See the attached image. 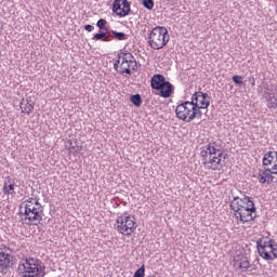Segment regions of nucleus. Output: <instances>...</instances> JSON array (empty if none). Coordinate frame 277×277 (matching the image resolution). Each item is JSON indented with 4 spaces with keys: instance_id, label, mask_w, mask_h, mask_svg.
I'll list each match as a JSON object with an SVG mask.
<instances>
[{
    "instance_id": "nucleus-18",
    "label": "nucleus",
    "mask_w": 277,
    "mask_h": 277,
    "mask_svg": "<svg viewBox=\"0 0 277 277\" xmlns=\"http://www.w3.org/2000/svg\"><path fill=\"white\" fill-rule=\"evenodd\" d=\"M111 34H113V38H115V40H118V41L129 40V35H127L124 32H118L116 30H111Z\"/></svg>"
},
{
    "instance_id": "nucleus-39",
    "label": "nucleus",
    "mask_w": 277,
    "mask_h": 277,
    "mask_svg": "<svg viewBox=\"0 0 277 277\" xmlns=\"http://www.w3.org/2000/svg\"><path fill=\"white\" fill-rule=\"evenodd\" d=\"M72 150H75V146H71V147L69 148V151H70V153H72Z\"/></svg>"
},
{
    "instance_id": "nucleus-8",
    "label": "nucleus",
    "mask_w": 277,
    "mask_h": 277,
    "mask_svg": "<svg viewBox=\"0 0 277 277\" xmlns=\"http://www.w3.org/2000/svg\"><path fill=\"white\" fill-rule=\"evenodd\" d=\"M150 87L153 90H163V88H166V91H161L162 98H170L174 88L170 81H166V77H163L161 74H156L151 77Z\"/></svg>"
},
{
    "instance_id": "nucleus-10",
    "label": "nucleus",
    "mask_w": 277,
    "mask_h": 277,
    "mask_svg": "<svg viewBox=\"0 0 277 277\" xmlns=\"http://www.w3.org/2000/svg\"><path fill=\"white\" fill-rule=\"evenodd\" d=\"M113 12L120 16V18H124V16H129L131 12V3L129 0H115L113 3Z\"/></svg>"
},
{
    "instance_id": "nucleus-14",
    "label": "nucleus",
    "mask_w": 277,
    "mask_h": 277,
    "mask_svg": "<svg viewBox=\"0 0 277 277\" xmlns=\"http://www.w3.org/2000/svg\"><path fill=\"white\" fill-rule=\"evenodd\" d=\"M16 187V184L14 183V180L11 177H6V181L3 183L2 192L4 196H16V192H14V188Z\"/></svg>"
},
{
    "instance_id": "nucleus-28",
    "label": "nucleus",
    "mask_w": 277,
    "mask_h": 277,
    "mask_svg": "<svg viewBox=\"0 0 277 277\" xmlns=\"http://www.w3.org/2000/svg\"><path fill=\"white\" fill-rule=\"evenodd\" d=\"M232 202H234V207H239V205L241 206V207H248V203H243V202H241V198H239V197H234V199H233V201Z\"/></svg>"
},
{
    "instance_id": "nucleus-9",
    "label": "nucleus",
    "mask_w": 277,
    "mask_h": 277,
    "mask_svg": "<svg viewBox=\"0 0 277 277\" xmlns=\"http://www.w3.org/2000/svg\"><path fill=\"white\" fill-rule=\"evenodd\" d=\"M222 144L217 143H210L209 144V169L210 170H220L222 168V164L220 163L222 161Z\"/></svg>"
},
{
    "instance_id": "nucleus-25",
    "label": "nucleus",
    "mask_w": 277,
    "mask_h": 277,
    "mask_svg": "<svg viewBox=\"0 0 277 277\" xmlns=\"http://www.w3.org/2000/svg\"><path fill=\"white\" fill-rule=\"evenodd\" d=\"M240 269H245V272L250 269V261H248V259L240 261Z\"/></svg>"
},
{
    "instance_id": "nucleus-22",
    "label": "nucleus",
    "mask_w": 277,
    "mask_h": 277,
    "mask_svg": "<svg viewBox=\"0 0 277 277\" xmlns=\"http://www.w3.org/2000/svg\"><path fill=\"white\" fill-rule=\"evenodd\" d=\"M200 155L203 159L205 166H207V157H209V145L202 147Z\"/></svg>"
},
{
    "instance_id": "nucleus-5",
    "label": "nucleus",
    "mask_w": 277,
    "mask_h": 277,
    "mask_svg": "<svg viewBox=\"0 0 277 277\" xmlns=\"http://www.w3.org/2000/svg\"><path fill=\"white\" fill-rule=\"evenodd\" d=\"M168 42H170V34L168 32V28L163 26H156L151 29L148 37V44L150 49L159 51L160 49H163Z\"/></svg>"
},
{
    "instance_id": "nucleus-29",
    "label": "nucleus",
    "mask_w": 277,
    "mask_h": 277,
    "mask_svg": "<svg viewBox=\"0 0 277 277\" xmlns=\"http://www.w3.org/2000/svg\"><path fill=\"white\" fill-rule=\"evenodd\" d=\"M268 252L272 255L273 261L277 259V247L271 248Z\"/></svg>"
},
{
    "instance_id": "nucleus-21",
    "label": "nucleus",
    "mask_w": 277,
    "mask_h": 277,
    "mask_svg": "<svg viewBox=\"0 0 277 277\" xmlns=\"http://www.w3.org/2000/svg\"><path fill=\"white\" fill-rule=\"evenodd\" d=\"M269 170H271V172L269 171H267L266 172V184L267 185H272V183H274V175H272V174H274V167H272V168H269Z\"/></svg>"
},
{
    "instance_id": "nucleus-6",
    "label": "nucleus",
    "mask_w": 277,
    "mask_h": 277,
    "mask_svg": "<svg viewBox=\"0 0 277 277\" xmlns=\"http://www.w3.org/2000/svg\"><path fill=\"white\" fill-rule=\"evenodd\" d=\"M118 224L116 227L119 235H127L128 237L133 235L134 230H137V223L135 222V216L129 214V212H123L116 219Z\"/></svg>"
},
{
    "instance_id": "nucleus-31",
    "label": "nucleus",
    "mask_w": 277,
    "mask_h": 277,
    "mask_svg": "<svg viewBox=\"0 0 277 277\" xmlns=\"http://www.w3.org/2000/svg\"><path fill=\"white\" fill-rule=\"evenodd\" d=\"M111 40H114V36L111 35H105L104 39H102V42H111Z\"/></svg>"
},
{
    "instance_id": "nucleus-32",
    "label": "nucleus",
    "mask_w": 277,
    "mask_h": 277,
    "mask_svg": "<svg viewBox=\"0 0 277 277\" xmlns=\"http://www.w3.org/2000/svg\"><path fill=\"white\" fill-rule=\"evenodd\" d=\"M268 243H269V246H271V249H272V248H277V242H276V240H274V239H268Z\"/></svg>"
},
{
    "instance_id": "nucleus-34",
    "label": "nucleus",
    "mask_w": 277,
    "mask_h": 277,
    "mask_svg": "<svg viewBox=\"0 0 277 277\" xmlns=\"http://www.w3.org/2000/svg\"><path fill=\"white\" fill-rule=\"evenodd\" d=\"M248 80H249V83H251V85H255L256 80L254 79V76L249 77Z\"/></svg>"
},
{
    "instance_id": "nucleus-35",
    "label": "nucleus",
    "mask_w": 277,
    "mask_h": 277,
    "mask_svg": "<svg viewBox=\"0 0 277 277\" xmlns=\"http://www.w3.org/2000/svg\"><path fill=\"white\" fill-rule=\"evenodd\" d=\"M267 107L269 109H276L277 106H276V104H274V102H268Z\"/></svg>"
},
{
    "instance_id": "nucleus-16",
    "label": "nucleus",
    "mask_w": 277,
    "mask_h": 277,
    "mask_svg": "<svg viewBox=\"0 0 277 277\" xmlns=\"http://www.w3.org/2000/svg\"><path fill=\"white\" fill-rule=\"evenodd\" d=\"M272 163H276V151H268L264 154L262 166L267 168L268 166H272Z\"/></svg>"
},
{
    "instance_id": "nucleus-26",
    "label": "nucleus",
    "mask_w": 277,
    "mask_h": 277,
    "mask_svg": "<svg viewBox=\"0 0 277 277\" xmlns=\"http://www.w3.org/2000/svg\"><path fill=\"white\" fill-rule=\"evenodd\" d=\"M143 5L146 10H153L155 8V1L153 0H143Z\"/></svg>"
},
{
    "instance_id": "nucleus-17",
    "label": "nucleus",
    "mask_w": 277,
    "mask_h": 277,
    "mask_svg": "<svg viewBox=\"0 0 277 277\" xmlns=\"http://www.w3.org/2000/svg\"><path fill=\"white\" fill-rule=\"evenodd\" d=\"M267 172H272V169L264 167V169L259 170V182L261 183V185H265V183H267Z\"/></svg>"
},
{
    "instance_id": "nucleus-36",
    "label": "nucleus",
    "mask_w": 277,
    "mask_h": 277,
    "mask_svg": "<svg viewBox=\"0 0 277 277\" xmlns=\"http://www.w3.org/2000/svg\"><path fill=\"white\" fill-rule=\"evenodd\" d=\"M273 173L277 175V162L273 164Z\"/></svg>"
},
{
    "instance_id": "nucleus-3",
    "label": "nucleus",
    "mask_w": 277,
    "mask_h": 277,
    "mask_svg": "<svg viewBox=\"0 0 277 277\" xmlns=\"http://www.w3.org/2000/svg\"><path fill=\"white\" fill-rule=\"evenodd\" d=\"M242 205H238V207H235V201H230V209L234 211L236 219L246 224V222H253V220H256V206H254V201H252V197H248L243 195V197L240 199Z\"/></svg>"
},
{
    "instance_id": "nucleus-11",
    "label": "nucleus",
    "mask_w": 277,
    "mask_h": 277,
    "mask_svg": "<svg viewBox=\"0 0 277 277\" xmlns=\"http://www.w3.org/2000/svg\"><path fill=\"white\" fill-rule=\"evenodd\" d=\"M207 93L196 92L193 97L192 102L194 107L197 111H202V114H207V107H209V103L207 102Z\"/></svg>"
},
{
    "instance_id": "nucleus-12",
    "label": "nucleus",
    "mask_w": 277,
    "mask_h": 277,
    "mask_svg": "<svg viewBox=\"0 0 277 277\" xmlns=\"http://www.w3.org/2000/svg\"><path fill=\"white\" fill-rule=\"evenodd\" d=\"M14 263V255L0 248V274L5 276Z\"/></svg>"
},
{
    "instance_id": "nucleus-23",
    "label": "nucleus",
    "mask_w": 277,
    "mask_h": 277,
    "mask_svg": "<svg viewBox=\"0 0 277 277\" xmlns=\"http://www.w3.org/2000/svg\"><path fill=\"white\" fill-rule=\"evenodd\" d=\"M232 81L235 82L236 85H243V77L242 76H239V75H235L232 77Z\"/></svg>"
},
{
    "instance_id": "nucleus-30",
    "label": "nucleus",
    "mask_w": 277,
    "mask_h": 277,
    "mask_svg": "<svg viewBox=\"0 0 277 277\" xmlns=\"http://www.w3.org/2000/svg\"><path fill=\"white\" fill-rule=\"evenodd\" d=\"M268 97H269L271 103H273V105H275V107H277V95L269 94Z\"/></svg>"
},
{
    "instance_id": "nucleus-33",
    "label": "nucleus",
    "mask_w": 277,
    "mask_h": 277,
    "mask_svg": "<svg viewBox=\"0 0 277 277\" xmlns=\"http://www.w3.org/2000/svg\"><path fill=\"white\" fill-rule=\"evenodd\" d=\"M85 31H94V26L88 24L84 26Z\"/></svg>"
},
{
    "instance_id": "nucleus-41",
    "label": "nucleus",
    "mask_w": 277,
    "mask_h": 277,
    "mask_svg": "<svg viewBox=\"0 0 277 277\" xmlns=\"http://www.w3.org/2000/svg\"><path fill=\"white\" fill-rule=\"evenodd\" d=\"M123 207H127V201H122Z\"/></svg>"
},
{
    "instance_id": "nucleus-2",
    "label": "nucleus",
    "mask_w": 277,
    "mask_h": 277,
    "mask_svg": "<svg viewBox=\"0 0 277 277\" xmlns=\"http://www.w3.org/2000/svg\"><path fill=\"white\" fill-rule=\"evenodd\" d=\"M17 269L21 277L47 276V266L38 258H23L18 263Z\"/></svg>"
},
{
    "instance_id": "nucleus-37",
    "label": "nucleus",
    "mask_w": 277,
    "mask_h": 277,
    "mask_svg": "<svg viewBox=\"0 0 277 277\" xmlns=\"http://www.w3.org/2000/svg\"><path fill=\"white\" fill-rule=\"evenodd\" d=\"M236 265H237V267H239V269H241V261L237 260Z\"/></svg>"
},
{
    "instance_id": "nucleus-40",
    "label": "nucleus",
    "mask_w": 277,
    "mask_h": 277,
    "mask_svg": "<svg viewBox=\"0 0 277 277\" xmlns=\"http://www.w3.org/2000/svg\"><path fill=\"white\" fill-rule=\"evenodd\" d=\"M275 161L277 163V151H275Z\"/></svg>"
},
{
    "instance_id": "nucleus-13",
    "label": "nucleus",
    "mask_w": 277,
    "mask_h": 277,
    "mask_svg": "<svg viewBox=\"0 0 277 277\" xmlns=\"http://www.w3.org/2000/svg\"><path fill=\"white\" fill-rule=\"evenodd\" d=\"M256 248H258L259 255L262 259H264V261H274V258H272V254H269V250H272L269 240H264L263 238H259L256 241Z\"/></svg>"
},
{
    "instance_id": "nucleus-27",
    "label": "nucleus",
    "mask_w": 277,
    "mask_h": 277,
    "mask_svg": "<svg viewBox=\"0 0 277 277\" xmlns=\"http://www.w3.org/2000/svg\"><path fill=\"white\" fill-rule=\"evenodd\" d=\"M97 27L101 29V30H105L107 29V27H105L107 25V21L104 19V18H100L96 23Z\"/></svg>"
},
{
    "instance_id": "nucleus-1",
    "label": "nucleus",
    "mask_w": 277,
    "mask_h": 277,
    "mask_svg": "<svg viewBox=\"0 0 277 277\" xmlns=\"http://www.w3.org/2000/svg\"><path fill=\"white\" fill-rule=\"evenodd\" d=\"M19 213L22 215L23 224L26 226H38L44 217V208L34 198H28L19 205Z\"/></svg>"
},
{
    "instance_id": "nucleus-15",
    "label": "nucleus",
    "mask_w": 277,
    "mask_h": 277,
    "mask_svg": "<svg viewBox=\"0 0 277 277\" xmlns=\"http://www.w3.org/2000/svg\"><path fill=\"white\" fill-rule=\"evenodd\" d=\"M34 105L35 103L31 102V97H27L26 100L23 98L19 103V107L22 109V114L30 115L31 111H34Z\"/></svg>"
},
{
    "instance_id": "nucleus-38",
    "label": "nucleus",
    "mask_w": 277,
    "mask_h": 277,
    "mask_svg": "<svg viewBox=\"0 0 277 277\" xmlns=\"http://www.w3.org/2000/svg\"><path fill=\"white\" fill-rule=\"evenodd\" d=\"M160 91V96H161V92H166V90H168L166 87H163L162 89H158Z\"/></svg>"
},
{
    "instance_id": "nucleus-24",
    "label": "nucleus",
    "mask_w": 277,
    "mask_h": 277,
    "mask_svg": "<svg viewBox=\"0 0 277 277\" xmlns=\"http://www.w3.org/2000/svg\"><path fill=\"white\" fill-rule=\"evenodd\" d=\"M146 276V268L142 265L135 273L133 277H144Z\"/></svg>"
},
{
    "instance_id": "nucleus-19",
    "label": "nucleus",
    "mask_w": 277,
    "mask_h": 277,
    "mask_svg": "<svg viewBox=\"0 0 277 277\" xmlns=\"http://www.w3.org/2000/svg\"><path fill=\"white\" fill-rule=\"evenodd\" d=\"M131 103H133L135 107H142V96L140 94L132 95Z\"/></svg>"
},
{
    "instance_id": "nucleus-4",
    "label": "nucleus",
    "mask_w": 277,
    "mask_h": 277,
    "mask_svg": "<svg viewBox=\"0 0 277 277\" xmlns=\"http://www.w3.org/2000/svg\"><path fill=\"white\" fill-rule=\"evenodd\" d=\"M114 68L119 75H131V70H137V62L131 52H119L114 63Z\"/></svg>"
},
{
    "instance_id": "nucleus-7",
    "label": "nucleus",
    "mask_w": 277,
    "mask_h": 277,
    "mask_svg": "<svg viewBox=\"0 0 277 277\" xmlns=\"http://www.w3.org/2000/svg\"><path fill=\"white\" fill-rule=\"evenodd\" d=\"M176 117L184 122H192L194 118H202V110H197L194 103L184 102L175 108Z\"/></svg>"
},
{
    "instance_id": "nucleus-20",
    "label": "nucleus",
    "mask_w": 277,
    "mask_h": 277,
    "mask_svg": "<svg viewBox=\"0 0 277 277\" xmlns=\"http://www.w3.org/2000/svg\"><path fill=\"white\" fill-rule=\"evenodd\" d=\"M109 34V29L101 30V32H97L93 36V40H104L105 36Z\"/></svg>"
}]
</instances>
